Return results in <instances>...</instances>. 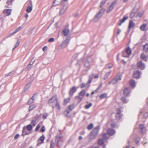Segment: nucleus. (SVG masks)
Here are the masks:
<instances>
[{
	"mask_svg": "<svg viewBox=\"0 0 148 148\" xmlns=\"http://www.w3.org/2000/svg\"><path fill=\"white\" fill-rule=\"evenodd\" d=\"M45 126L44 125H43L41 127L40 130V132H45Z\"/></svg>",
	"mask_w": 148,
	"mask_h": 148,
	"instance_id": "nucleus-38",
	"label": "nucleus"
},
{
	"mask_svg": "<svg viewBox=\"0 0 148 148\" xmlns=\"http://www.w3.org/2000/svg\"><path fill=\"white\" fill-rule=\"evenodd\" d=\"M54 147V143L53 141H51L50 143V148H53Z\"/></svg>",
	"mask_w": 148,
	"mask_h": 148,
	"instance_id": "nucleus-46",
	"label": "nucleus"
},
{
	"mask_svg": "<svg viewBox=\"0 0 148 148\" xmlns=\"http://www.w3.org/2000/svg\"><path fill=\"white\" fill-rule=\"evenodd\" d=\"M121 111L120 109H119L118 110L116 114V118L118 119H119L121 117Z\"/></svg>",
	"mask_w": 148,
	"mask_h": 148,
	"instance_id": "nucleus-15",
	"label": "nucleus"
},
{
	"mask_svg": "<svg viewBox=\"0 0 148 148\" xmlns=\"http://www.w3.org/2000/svg\"><path fill=\"white\" fill-rule=\"evenodd\" d=\"M21 29V27H19L17 29L14 31V32L12 33L11 34V35H13L14 34L16 33V32H17L20 30Z\"/></svg>",
	"mask_w": 148,
	"mask_h": 148,
	"instance_id": "nucleus-34",
	"label": "nucleus"
},
{
	"mask_svg": "<svg viewBox=\"0 0 148 148\" xmlns=\"http://www.w3.org/2000/svg\"><path fill=\"white\" fill-rule=\"evenodd\" d=\"M92 103H90L84 106V108L85 109H88L90 107L92 106Z\"/></svg>",
	"mask_w": 148,
	"mask_h": 148,
	"instance_id": "nucleus-31",
	"label": "nucleus"
},
{
	"mask_svg": "<svg viewBox=\"0 0 148 148\" xmlns=\"http://www.w3.org/2000/svg\"><path fill=\"white\" fill-rule=\"evenodd\" d=\"M19 136V134H16L14 137V139L15 140L17 139Z\"/></svg>",
	"mask_w": 148,
	"mask_h": 148,
	"instance_id": "nucleus-51",
	"label": "nucleus"
},
{
	"mask_svg": "<svg viewBox=\"0 0 148 148\" xmlns=\"http://www.w3.org/2000/svg\"><path fill=\"white\" fill-rule=\"evenodd\" d=\"M107 133H105L103 135L102 137L104 139H106L107 138Z\"/></svg>",
	"mask_w": 148,
	"mask_h": 148,
	"instance_id": "nucleus-47",
	"label": "nucleus"
},
{
	"mask_svg": "<svg viewBox=\"0 0 148 148\" xmlns=\"http://www.w3.org/2000/svg\"><path fill=\"white\" fill-rule=\"evenodd\" d=\"M135 82L134 80H131L130 82V86L133 88L135 87Z\"/></svg>",
	"mask_w": 148,
	"mask_h": 148,
	"instance_id": "nucleus-30",
	"label": "nucleus"
},
{
	"mask_svg": "<svg viewBox=\"0 0 148 148\" xmlns=\"http://www.w3.org/2000/svg\"><path fill=\"white\" fill-rule=\"evenodd\" d=\"M135 26V23H134L133 21H130L129 26V29H130L132 27H134Z\"/></svg>",
	"mask_w": 148,
	"mask_h": 148,
	"instance_id": "nucleus-18",
	"label": "nucleus"
},
{
	"mask_svg": "<svg viewBox=\"0 0 148 148\" xmlns=\"http://www.w3.org/2000/svg\"><path fill=\"white\" fill-rule=\"evenodd\" d=\"M86 85L84 83H82L81 86V88H84V87Z\"/></svg>",
	"mask_w": 148,
	"mask_h": 148,
	"instance_id": "nucleus-50",
	"label": "nucleus"
},
{
	"mask_svg": "<svg viewBox=\"0 0 148 148\" xmlns=\"http://www.w3.org/2000/svg\"><path fill=\"white\" fill-rule=\"evenodd\" d=\"M71 98H65L64 99L63 102V105H66L69 102Z\"/></svg>",
	"mask_w": 148,
	"mask_h": 148,
	"instance_id": "nucleus-26",
	"label": "nucleus"
},
{
	"mask_svg": "<svg viewBox=\"0 0 148 148\" xmlns=\"http://www.w3.org/2000/svg\"><path fill=\"white\" fill-rule=\"evenodd\" d=\"M31 123L33 125V126H35L36 124V123L35 122V121L34 120H32L31 121Z\"/></svg>",
	"mask_w": 148,
	"mask_h": 148,
	"instance_id": "nucleus-49",
	"label": "nucleus"
},
{
	"mask_svg": "<svg viewBox=\"0 0 148 148\" xmlns=\"http://www.w3.org/2000/svg\"><path fill=\"white\" fill-rule=\"evenodd\" d=\"M77 90V88L75 86H73L71 88L69 92V95L71 96H73L74 93L76 92Z\"/></svg>",
	"mask_w": 148,
	"mask_h": 148,
	"instance_id": "nucleus-6",
	"label": "nucleus"
},
{
	"mask_svg": "<svg viewBox=\"0 0 148 148\" xmlns=\"http://www.w3.org/2000/svg\"><path fill=\"white\" fill-rule=\"evenodd\" d=\"M138 139V140H136V144H138L139 142V139Z\"/></svg>",
	"mask_w": 148,
	"mask_h": 148,
	"instance_id": "nucleus-63",
	"label": "nucleus"
},
{
	"mask_svg": "<svg viewBox=\"0 0 148 148\" xmlns=\"http://www.w3.org/2000/svg\"><path fill=\"white\" fill-rule=\"evenodd\" d=\"M48 116V114L46 113H45L42 116V118L43 119H46Z\"/></svg>",
	"mask_w": 148,
	"mask_h": 148,
	"instance_id": "nucleus-43",
	"label": "nucleus"
},
{
	"mask_svg": "<svg viewBox=\"0 0 148 148\" xmlns=\"http://www.w3.org/2000/svg\"><path fill=\"white\" fill-rule=\"evenodd\" d=\"M135 12H132L131 13V14L130 15V17L131 18H132L134 16H135Z\"/></svg>",
	"mask_w": 148,
	"mask_h": 148,
	"instance_id": "nucleus-45",
	"label": "nucleus"
},
{
	"mask_svg": "<svg viewBox=\"0 0 148 148\" xmlns=\"http://www.w3.org/2000/svg\"><path fill=\"white\" fill-rule=\"evenodd\" d=\"M104 11V10L103 9H101L99 12L96 15L95 17V19H98L101 16L102 14L103 13Z\"/></svg>",
	"mask_w": 148,
	"mask_h": 148,
	"instance_id": "nucleus-9",
	"label": "nucleus"
},
{
	"mask_svg": "<svg viewBox=\"0 0 148 148\" xmlns=\"http://www.w3.org/2000/svg\"><path fill=\"white\" fill-rule=\"evenodd\" d=\"M92 80L89 79L88 83H89V84H90Z\"/></svg>",
	"mask_w": 148,
	"mask_h": 148,
	"instance_id": "nucleus-61",
	"label": "nucleus"
},
{
	"mask_svg": "<svg viewBox=\"0 0 148 148\" xmlns=\"http://www.w3.org/2000/svg\"><path fill=\"white\" fill-rule=\"evenodd\" d=\"M40 127H41V125H40V123L38 124L37 125L36 128H35V131L36 132H37L38 131V130H39L40 128Z\"/></svg>",
	"mask_w": 148,
	"mask_h": 148,
	"instance_id": "nucleus-39",
	"label": "nucleus"
},
{
	"mask_svg": "<svg viewBox=\"0 0 148 148\" xmlns=\"http://www.w3.org/2000/svg\"><path fill=\"white\" fill-rule=\"evenodd\" d=\"M99 130V127H95L90 134V139H92L95 138L98 134Z\"/></svg>",
	"mask_w": 148,
	"mask_h": 148,
	"instance_id": "nucleus-2",
	"label": "nucleus"
},
{
	"mask_svg": "<svg viewBox=\"0 0 148 148\" xmlns=\"http://www.w3.org/2000/svg\"><path fill=\"white\" fill-rule=\"evenodd\" d=\"M112 127H114L116 126L115 123H112L110 125Z\"/></svg>",
	"mask_w": 148,
	"mask_h": 148,
	"instance_id": "nucleus-55",
	"label": "nucleus"
},
{
	"mask_svg": "<svg viewBox=\"0 0 148 148\" xmlns=\"http://www.w3.org/2000/svg\"><path fill=\"white\" fill-rule=\"evenodd\" d=\"M104 141L102 139H99L98 140V144L99 145H102Z\"/></svg>",
	"mask_w": 148,
	"mask_h": 148,
	"instance_id": "nucleus-32",
	"label": "nucleus"
},
{
	"mask_svg": "<svg viewBox=\"0 0 148 148\" xmlns=\"http://www.w3.org/2000/svg\"><path fill=\"white\" fill-rule=\"evenodd\" d=\"M45 138V137L44 135H42L39 138L38 140V143L37 144V146H39L40 145L43 143L44 142V140Z\"/></svg>",
	"mask_w": 148,
	"mask_h": 148,
	"instance_id": "nucleus-5",
	"label": "nucleus"
},
{
	"mask_svg": "<svg viewBox=\"0 0 148 148\" xmlns=\"http://www.w3.org/2000/svg\"><path fill=\"white\" fill-rule=\"evenodd\" d=\"M140 58L141 59L144 60L145 61H147V56L144 53H142L141 54Z\"/></svg>",
	"mask_w": 148,
	"mask_h": 148,
	"instance_id": "nucleus-20",
	"label": "nucleus"
},
{
	"mask_svg": "<svg viewBox=\"0 0 148 148\" xmlns=\"http://www.w3.org/2000/svg\"><path fill=\"white\" fill-rule=\"evenodd\" d=\"M14 1V0H7L6 2V3L8 5H12V2Z\"/></svg>",
	"mask_w": 148,
	"mask_h": 148,
	"instance_id": "nucleus-37",
	"label": "nucleus"
},
{
	"mask_svg": "<svg viewBox=\"0 0 148 148\" xmlns=\"http://www.w3.org/2000/svg\"><path fill=\"white\" fill-rule=\"evenodd\" d=\"M20 44V42L18 40L17 41L16 43V44L14 47L13 49V50L14 49H15V48L17 47Z\"/></svg>",
	"mask_w": 148,
	"mask_h": 148,
	"instance_id": "nucleus-40",
	"label": "nucleus"
},
{
	"mask_svg": "<svg viewBox=\"0 0 148 148\" xmlns=\"http://www.w3.org/2000/svg\"><path fill=\"white\" fill-rule=\"evenodd\" d=\"M122 62L124 64H125L126 63V62L124 60H122Z\"/></svg>",
	"mask_w": 148,
	"mask_h": 148,
	"instance_id": "nucleus-64",
	"label": "nucleus"
},
{
	"mask_svg": "<svg viewBox=\"0 0 148 148\" xmlns=\"http://www.w3.org/2000/svg\"><path fill=\"white\" fill-rule=\"evenodd\" d=\"M125 53H123V56L125 57H129L130 55L132 53V50L129 47L126 48L125 49Z\"/></svg>",
	"mask_w": 148,
	"mask_h": 148,
	"instance_id": "nucleus-4",
	"label": "nucleus"
},
{
	"mask_svg": "<svg viewBox=\"0 0 148 148\" xmlns=\"http://www.w3.org/2000/svg\"><path fill=\"white\" fill-rule=\"evenodd\" d=\"M31 133V132H30L28 131V130L26 129L25 127H23V130L22 131V135L23 136L26 135H29Z\"/></svg>",
	"mask_w": 148,
	"mask_h": 148,
	"instance_id": "nucleus-8",
	"label": "nucleus"
},
{
	"mask_svg": "<svg viewBox=\"0 0 148 148\" xmlns=\"http://www.w3.org/2000/svg\"><path fill=\"white\" fill-rule=\"evenodd\" d=\"M110 72L109 71L107 72L105 75L104 79H107L108 77L110 75Z\"/></svg>",
	"mask_w": 148,
	"mask_h": 148,
	"instance_id": "nucleus-36",
	"label": "nucleus"
},
{
	"mask_svg": "<svg viewBox=\"0 0 148 148\" xmlns=\"http://www.w3.org/2000/svg\"><path fill=\"white\" fill-rule=\"evenodd\" d=\"M117 0H115L111 3L107 9V13L109 12L113 9L114 6L117 3Z\"/></svg>",
	"mask_w": 148,
	"mask_h": 148,
	"instance_id": "nucleus-3",
	"label": "nucleus"
},
{
	"mask_svg": "<svg viewBox=\"0 0 148 148\" xmlns=\"http://www.w3.org/2000/svg\"><path fill=\"white\" fill-rule=\"evenodd\" d=\"M102 85H100L97 88V89L95 90V91H97L100 88H101Z\"/></svg>",
	"mask_w": 148,
	"mask_h": 148,
	"instance_id": "nucleus-59",
	"label": "nucleus"
},
{
	"mask_svg": "<svg viewBox=\"0 0 148 148\" xmlns=\"http://www.w3.org/2000/svg\"><path fill=\"white\" fill-rule=\"evenodd\" d=\"M99 77V74H96L94 77V78L95 79L98 78Z\"/></svg>",
	"mask_w": 148,
	"mask_h": 148,
	"instance_id": "nucleus-54",
	"label": "nucleus"
},
{
	"mask_svg": "<svg viewBox=\"0 0 148 148\" xmlns=\"http://www.w3.org/2000/svg\"><path fill=\"white\" fill-rule=\"evenodd\" d=\"M83 98V97H81V96L79 95L78 96H76L75 97V99H77L79 103L81 102V101L82 100Z\"/></svg>",
	"mask_w": 148,
	"mask_h": 148,
	"instance_id": "nucleus-23",
	"label": "nucleus"
},
{
	"mask_svg": "<svg viewBox=\"0 0 148 148\" xmlns=\"http://www.w3.org/2000/svg\"><path fill=\"white\" fill-rule=\"evenodd\" d=\"M26 128L27 129V130L31 132V131L32 130V127L31 125L29 124V125H28L26 126Z\"/></svg>",
	"mask_w": 148,
	"mask_h": 148,
	"instance_id": "nucleus-27",
	"label": "nucleus"
},
{
	"mask_svg": "<svg viewBox=\"0 0 148 148\" xmlns=\"http://www.w3.org/2000/svg\"><path fill=\"white\" fill-rule=\"evenodd\" d=\"M137 66L138 68H141L142 70H143L145 67L144 64H143L141 61L138 62L137 64Z\"/></svg>",
	"mask_w": 148,
	"mask_h": 148,
	"instance_id": "nucleus-11",
	"label": "nucleus"
},
{
	"mask_svg": "<svg viewBox=\"0 0 148 148\" xmlns=\"http://www.w3.org/2000/svg\"><path fill=\"white\" fill-rule=\"evenodd\" d=\"M121 80V77L119 76H117L110 83L114 84L117 83L119 80Z\"/></svg>",
	"mask_w": 148,
	"mask_h": 148,
	"instance_id": "nucleus-7",
	"label": "nucleus"
},
{
	"mask_svg": "<svg viewBox=\"0 0 148 148\" xmlns=\"http://www.w3.org/2000/svg\"><path fill=\"white\" fill-rule=\"evenodd\" d=\"M128 18V17L127 16H124L123 18L120 21V23L119 24V25L121 26L122 23H124L125 20L127 19Z\"/></svg>",
	"mask_w": 148,
	"mask_h": 148,
	"instance_id": "nucleus-17",
	"label": "nucleus"
},
{
	"mask_svg": "<svg viewBox=\"0 0 148 148\" xmlns=\"http://www.w3.org/2000/svg\"><path fill=\"white\" fill-rule=\"evenodd\" d=\"M11 10L10 9H5L3 11V13L5 14L6 16H9L11 14Z\"/></svg>",
	"mask_w": 148,
	"mask_h": 148,
	"instance_id": "nucleus-13",
	"label": "nucleus"
},
{
	"mask_svg": "<svg viewBox=\"0 0 148 148\" xmlns=\"http://www.w3.org/2000/svg\"><path fill=\"white\" fill-rule=\"evenodd\" d=\"M35 106L34 105H32L31 106H29V111H30L31 110H32L34 108Z\"/></svg>",
	"mask_w": 148,
	"mask_h": 148,
	"instance_id": "nucleus-44",
	"label": "nucleus"
},
{
	"mask_svg": "<svg viewBox=\"0 0 148 148\" xmlns=\"http://www.w3.org/2000/svg\"><path fill=\"white\" fill-rule=\"evenodd\" d=\"M35 95H34L30 99H32V100H33V101H34V96Z\"/></svg>",
	"mask_w": 148,
	"mask_h": 148,
	"instance_id": "nucleus-62",
	"label": "nucleus"
},
{
	"mask_svg": "<svg viewBox=\"0 0 148 148\" xmlns=\"http://www.w3.org/2000/svg\"><path fill=\"white\" fill-rule=\"evenodd\" d=\"M108 97L107 94L106 93H103L99 96V98L100 99H103L106 98Z\"/></svg>",
	"mask_w": 148,
	"mask_h": 148,
	"instance_id": "nucleus-22",
	"label": "nucleus"
},
{
	"mask_svg": "<svg viewBox=\"0 0 148 148\" xmlns=\"http://www.w3.org/2000/svg\"><path fill=\"white\" fill-rule=\"evenodd\" d=\"M94 74H92L91 75H90L89 76V79L92 80L93 78L94 77Z\"/></svg>",
	"mask_w": 148,
	"mask_h": 148,
	"instance_id": "nucleus-48",
	"label": "nucleus"
},
{
	"mask_svg": "<svg viewBox=\"0 0 148 148\" xmlns=\"http://www.w3.org/2000/svg\"><path fill=\"white\" fill-rule=\"evenodd\" d=\"M139 127L141 129L143 130L144 127V125H139Z\"/></svg>",
	"mask_w": 148,
	"mask_h": 148,
	"instance_id": "nucleus-53",
	"label": "nucleus"
},
{
	"mask_svg": "<svg viewBox=\"0 0 148 148\" xmlns=\"http://www.w3.org/2000/svg\"><path fill=\"white\" fill-rule=\"evenodd\" d=\"M70 112L68 110H66L64 111L65 115L67 117H70L71 116V114L70 113Z\"/></svg>",
	"mask_w": 148,
	"mask_h": 148,
	"instance_id": "nucleus-21",
	"label": "nucleus"
},
{
	"mask_svg": "<svg viewBox=\"0 0 148 148\" xmlns=\"http://www.w3.org/2000/svg\"><path fill=\"white\" fill-rule=\"evenodd\" d=\"M48 103L53 109L56 107L58 110H60L61 107L57 95L52 96L48 101Z\"/></svg>",
	"mask_w": 148,
	"mask_h": 148,
	"instance_id": "nucleus-1",
	"label": "nucleus"
},
{
	"mask_svg": "<svg viewBox=\"0 0 148 148\" xmlns=\"http://www.w3.org/2000/svg\"><path fill=\"white\" fill-rule=\"evenodd\" d=\"M112 66V65L111 64H108V67L110 69L111 68Z\"/></svg>",
	"mask_w": 148,
	"mask_h": 148,
	"instance_id": "nucleus-56",
	"label": "nucleus"
},
{
	"mask_svg": "<svg viewBox=\"0 0 148 148\" xmlns=\"http://www.w3.org/2000/svg\"><path fill=\"white\" fill-rule=\"evenodd\" d=\"M86 91L85 90H82L79 93V95L81 96V97L84 98Z\"/></svg>",
	"mask_w": 148,
	"mask_h": 148,
	"instance_id": "nucleus-24",
	"label": "nucleus"
},
{
	"mask_svg": "<svg viewBox=\"0 0 148 148\" xmlns=\"http://www.w3.org/2000/svg\"><path fill=\"white\" fill-rule=\"evenodd\" d=\"M54 40V39L53 38H51L49 39L48 41L49 42H52Z\"/></svg>",
	"mask_w": 148,
	"mask_h": 148,
	"instance_id": "nucleus-52",
	"label": "nucleus"
},
{
	"mask_svg": "<svg viewBox=\"0 0 148 148\" xmlns=\"http://www.w3.org/2000/svg\"><path fill=\"white\" fill-rule=\"evenodd\" d=\"M34 102V101L32 99H29L27 103V104L28 105H30Z\"/></svg>",
	"mask_w": 148,
	"mask_h": 148,
	"instance_id": "nucleus-42",
	"label": "nucleus"
},
{
	"mask_svg": "<svg viewBox=\"0 0 148 148\" xmlns=\"http://www.w3.org/2000/svg\"><path fill=\"white\" fill-rule=\"evenodd\" d=\"M121 100L124 103H126L127 102V99L124 97H122L121 98Z\"/></svg>",
	"mask_w": 148,
	"mask_h": 148,
	"instance_id": "nucleus-41",
	"label": "nucleus"
},
{
	"mask_svg": "<svg viewBox=\"0 0 148 148\" xmlns=\"http://www.w3.org/2000/svg\"><path fill=\"white\" fill-rule=\"evenodd\" d=\"M121 31V30L120 29H118L117 32V34L118 35H119L120 34Z\"/></svg>",
	"mask_w": 148,
	"mask_h": 148,
	"instance_id": "nucleus-57",
	"label": "nucleus"
},
{
	"mask_svg": "<svg viewBox=\"0 0 148 148\" xmlns=\"http://www.w3.org/2000/svg\"><path fill=\"white\" fill-rule=\"evenodd\" d=\"M143 49L145 51H148V43H146L143 46Z\"/></svg>",
	"mask_w": 148,
	"mask_h": 148,
	"instance_id": "nucleus-28",
	"label": "nucleus"
},
{
	"mask_svg": "<svg viewBox=\"0 0 148 148\" xmlns=\"http://www.w3.org/2000/svg\"><path fill=\"white\" fill-rule=\"evenodd\" d=\"M130 90L129 88H125L123 91V95L125 96H128L130 92Z\"/></svg>",
	"mask_w": 148,
	"mask_h": 148,
	"instance_id": "nucleus-10",
	"label": "nucleus"
},
{
	"mask_svg": "<svg viewBox=\"0 0 148 148\" xmlns=\"http://www.w3.org/2000/svg\"><path fill=\"white\" fill-rule=\"evenodd\" d=\"M140 76V72L138 71L134 72L133 76L134 78H139Z\"/></svg>",
	"mask_w": 148,
	"mask_h": 148,
	"instance_id": "nucleus-14",
	"label": "nucleus"
},
{
	"mask_svg": "<svg viewBox=\"0 0 148 148\" xmlns=\"http://www.w3.org/2000/svg\"><path fill=\"white\" fill-rule=\"evenodd\" d=\"M144 13V12L143 11L139 12L137 15V16L139 17H141L143 15Z\"/></svg>",
	"mask_w": 148,
	"mask_h": 148,
	"instance_id": "nucleus-35",
	"label": "nucleus"
},
{
	"mask_svg": "<svg viewBox=\"0 0 148 148\" xmlns=\"http://www.w3.org/2000/svg\"><path fill=\"white\" fill-rule=\"evenodd\" d=\"M147 25L145 24H143L140 26V29L141 30L145 31L146 30Z\"/></svg>",
	"mask_w": 148,
	"mask_h": 148,
	"instance_id": "nucleus-25",
	"label": "nucleus"
},
{
	"mask_svg": "<svg viewBox=\"0 0 148 148\" xmlns=\"http://www.w3.org/2000/svg\"><path fill=\"white\" fill-rule=\"evenodd\" d=\"M69 41H70V40L69 39H67L66 40H65L64 42H68H68Z\"/></svg>",
	"mask_w": 148,
	"mask_h": 148,
	"instance_id": "nucleus-60",
	"label": "nucleus"
},
{
	"mask_svg": "<svg viewBox=\"0 0 148 148\" xmlns=\"http://www.w3.org/2000/svg\"><path fill=\"white\" fill-rule=\"evenodd\" d=\"M93 127V124L92 123H90L88 125L87 128L88 130H91Z\"/></svg>",
	"mask_w": 148,
	"mask_h": 148,
	"instance_id": "nucleus-33",
	"label": "nucleus"
},
{
	"mask_svg": "<svg viewBox=\"0 0 148 148\" xmlns=\"http://www.w3.org/2000/svg\"><path fill=\"white\" fill-rule=\"evenodd\" d=\"M107 133L109 135L112 136L115 134V131L113 129L109 128L107 130Z\"/></svg>",
	"mask_w": 148,
	"mask_h": 148,
	"instance_id": "nucleus-12",
	"label": "nucleus"
},
{
	"mask_svg": "<svg viewBox=\"0 0 148 148\" xmlns=\"http://www.w3.org/2000/svg\"><path fill=\"white\" fill-rule=\"evenodd\" d=\"M75 108V104H73L67 107V109L70 111H71Z\"/></svg>",
	"mask_w": 148,
	"mask_h": 148,
	"instance_id": "nucleus-19",
	"label": "nucleus"
},
{
	"mask_svg": "<svg viewBox=\"0 0 148 148\" xmlns=\"http://www.w3.org/2000/svg\"><path fill=\"white\" fill-rule=\"evenodd\" d=\"M31 6H28L26 9V12L27 13H29L31 12L32 9V3L31 1H30Z\"/></svg>",
	"mask_w": 148,
	"mask_h": 148,
	"instance_id": "nucleus-16",
	"label": "nucleus"
},
{
	"mask_svg": "<svg viewBox=\"0 0 148 148\" xmlns=\"http://www.w3.org/2000/svg\"><path fill=\"white\" fill-rule=\"evenodd\" d=\"M69 31L68 29H65L63 31L64 35L65 36H67L69 34Z\"/></svg>",
	"mask_w": 148,
	"mask_h": 148,
	"instance_id": "nucleus-29",
	"label": "nucleus"
},
{
	"mask_svg": "<svg viewBox=\"0 0 148 148\" xmlns=\"http://www.w3.org/2000/svg\"><path fill=\"white\" fill-rule=\"evenodd\" d=\"M47 49V47L46 46H45L43 48H42V50L43 51H45Z\"/></svg>",
	"mask_w": 148,
	"mask_h": 148,
	"instance_id": "nucleus-58",
	"label": "nucleus"
}]
</instances>
